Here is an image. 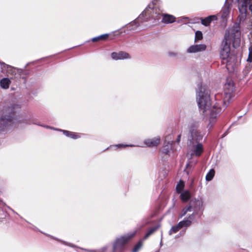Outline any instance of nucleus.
<instances>
[{"mask_svg":"<svg viewBox=\"0 0 252 252\" xmlns=\"http://www.w3.org/2000/svg\"><path fill=\"white\" fill-rule=\"evenodd\" d=\"M196 100L200 110L206 115H209V123L207 127L210 128L216 122L218 117L222 111L220 105L216 103L213 106L210 98V91L201 83L197 85Z\"/></svg>","mask_w":252,"mask_h":252,"instance_id":"nucleus-1","label":"nucleus"},{"mask_svg":"<svg viewBox=\"0 0 252 252\" xmlns=\"http://www.w3.org/2000/svg\"><path fill=\"white\" fill-rule=\"evenodd\" d=\"M240 36V27L237 23H235L232 28L226 32L224 38L222 41V47L220 55L223 61V63L226 64L227 69L233 67L236 60L235 56L230 52V43L232 42L233 46L234 48L239 46Z\"/></svg>","mask_w":252,"mask_h":252,"instance_id":"nucleus-2","label":"nucleus"},{"mask_svg":"<svg viewBox=\"0 0 252 252\" xmlns=\"http://www.w3.org/2000/svg\"><path fill=\"white\" fill-rule=\"evenodd\" d=\"M205 131L200 126L197 121L191 122L189 125L187 146L188 156L191 157L193 155L199 157L203 151V148L200 141L203 139Z\"/></svg>","mask_w":252,"mask_h":252,"instance_id":"nucleus-3","label":"nucleus"},{"mask_svg":"<svg viewBox=\"0 0 252 252\" xmlns=\"http://www.w3.org/2000/svg\"><path fill=\"white\" fill-rule=\"evenodd\" d=\"M147 222L142 223L137 226L135 229L123 236L117 238L113 244V252H123L125 245L130 241Z\"/></svg>","mask_w":252,"mask_h":252,"instance_id":"nucleus-4","label":"nucleus"},{"mask_svg":"<svg viewBox=\"0 0 252 252\" xmlns=\"http://www.w3.org/2000/svg\"><path fill=\"white\" fill-rule=\"evenodd\" d=\"M15 105L6 104L2 106L1 116L0 118V127H7L13 123Z\"/></svg>","mask_w":252,"mask_h":252,"instance_id":"nucleus-5","label":"nucleus"},{"mask_svg":"<svg viewBox=\"0 0 252 252\" xmlns=\"http://www.w3.org/2000/svg\"><path fill=\"white\" fill-rule=\"evenodd\" d=\"M156 3V0H153L149 3L145 10L139 16L138 19L143 18L145 21L151 19L155 20H159L161 11Z\"/></svg>","mask_w":252,"mask_h":252,"instance_id":"nucleus-6","label":"nucleus"},{"mask_svg":"<svg viewBox=\"0 0 252 252\" xmlns=\"http://www.w3.org/2000/svg\"><path fill=\"white\" fill-rule=\"evenodd\" d=\"M204 208V201L202 199H192L189 201V204L181 210L179 215V219L182 218L187 213H190L191 211L197 215L199 213H202Z\"/></svg>","mask_w":252,"mask_h":252,"instance_id":"nucleus-7","label":"nucleus"},{"mask_svg":"<svg viewBox=\"0 0 252 252\" xmlns=\"http://www.w3.org/2000/svg\"><path fill=\"white\" fill-rule=\"evenodd\" d=\"M250 0H238V7L240 14L239 18L240 21H243L246 18L247 13L248 4Z\"/></svg>","mask_w":252,"mask_h":252,"instance_id":"nucleus-8","label":"nucleus"},{"mask_svg":"<svg viewBox=\"0 0 252 252\" xmlns=\"http://www.w3.org/2000/svg\"><path fill=\"white\" fill-rule=\"evenodd\" d=\"M2 71L5 72L7 76H11L13 78L18 73V69L11 65L7 64L3 62L0 63Z\"/></svg>","mask_w":252,"mask_h":252,"instance_id":"nucleus-9","label":"nucleus"},{"mask_svg":"<svg viewBox=\"0 0 252 252\" xmlns=\"http://www.w3.org/2000/svg\"><path fill=\"white\" fill-rule=\"evenodd\" d=\"M188 221H181L176 225H173L171 227V229L168 232L169 235H172L173 234L178 232L183 227H188L189 224Z\"/></svg>","mask_w":252,"mask_h":252,"instance_id":"nucleus-10","label":"nucleus"},{"mask_svg":"<svg viewBox=\"0 0 252 252\" xmlns=\"http://www.w3.org/2000/svg\"><path fill=\"white\" fill-rule=\"evenodd\" d=\"M111 58L115 60L129 59L130 58V55L124 51L119 52H113L111 55Z\"/></svg>","mask_w":252,"mask_h":252,"instance_id":"nucleus-11","label":"nucleus"},{"mask_svg":"<svg viewBox=\"0 0 252 252\" xmlns=\"http://www.w3.org/2000/svg\"><path fill=\"white\" fill-rule=\"evenodd\" d=\"M206 46L205 44H196L190 46L188 49L189 53H195L205 50Z\"/></svg>","mask_w":252,"mask_h":252,"instance_id":"nucleus-12","label":"nucleus"},{"mask_svg":"<svg viewBox=\"0 0 252 252\" xmlns=\"http://www.w3.org/2000/svg\"><path fill=\"white\" fill-rule=\"evenodd\" d=\"M160 141V138L156 137L151 139H146L144 143L147 147H157L159 144Z\"/></svg>","mask_w":252,"mask_h":252,"instance_id":"nucleus-13","label":"nucleus"},{"mask_svg":"<svg viewBox=\"0 0 252 252\" xmlns=\"http://www.w3.org/2000/svg\"><path fill=\"white\" fill-rule=\"evenodd\" d=\"M176 20V18L172 15L168 14H162V19L161 22L165 24H171L174 23Z\"/></svg>","mask_w":252,"mask_h":252,"instance_id":"nucleus-14","label":"nucleus"},{"mask_svg":"<svg viewBox=\"0 0 252 252\" xmlns=\"http://www.w3.org/2000/svg\"><path fill=\"white\" fill-rule=\"evenodd\" d=\"M200 19L201 21V24L205 26H208L210 25L211 22L214 20H217L216 15H212L209 16L205 18H200Z\"/></svg>","mask_w":252,"mask_h":252,"instance_id":"nucleus-15","label":"nucleus"},{"mask_svg":"<svg viewBox=\"0 0 252 252\" xmlns=\"http://www.w3.org/2000/svg\"><path fill=\"white\" fill-rule=\"evenodd\" d=\"M46 127L48 128H51V129H55L54 128H53L52 127H51L50 126H46ZM55 129L57 130L63 131V133L66 136L68 137H70L71 138H72V139H77V138H79L80 137L78 134H76L75 133L72 132H70V131H67V130H61V129Z\"/></svg>","mask_w":252,"mask_h":252,"instance_id":"nucleus-16","label":"nucleus"},{"mask_svg":"<svg viewBox=\"0 0 252 252\" xmlns=\"http://www.w3.org/2000/svg\"><path fill=\"white\" fill-rule=\"evenodd\" d=\"M197 215L196 213H194L193 211H191L190 213H187V214L185 216H186V218L182 221H188L189 222V223L188 225L189 227L191 224L192 222L195 219Z\"/></svg>","mask_w":252,"mask_h":252,"instance_id":"nucleus-17","label":"nucleus"},{"mask_svg":"<svg viewBox=\"0 0 252 252\" xmlns=\"http://www.w3.org/2000/svg\"><path fill=\"white\" fill-rule=\"evenodd\" d=\"M230 7L229 4H226L222 8L221 12V18L223 19H227L230 13Z\"/></svg>","mask_w":252,"mask_h":252,"instance_id":"nucleus-18","label":"nucleus"},{"mask_svg":"<svg viewBox=\"0 0 252 252\" xmlns=\"http://www.w3.org/2000/svg\"><path fill=\"white\" fill-rule=\"evenodd\" d=\"M224 92L233 93L234 90V83L231 80H227L224 87Z\"/></svg>","mask_w":252,"mask_h":252,"instance_id":"nucleus-19","label":"nucleus"},{"mask_svg":"<svg viewBox=\"0 0 252 252\" xmlns=\"http://www.w3.org/2000/svg\"><path fill=\"white\" fill-rule=\"evenodd\" d=\"M11 83L10 80L8 78H3L0 80V86L3 89H7Z\"/></svg>","mask_w":252,"mask_h":252,"instance_id":"nucleus-20","label":"nucleus"},{"mask_svg":"<svg viewBox=\"0 0 252 252\" xmlns=\"http://www.w3.org/2000/svg\"><path fill=\"white\" fill-rule=\"evenodd\" d=\"M233 96L232 93L224 92V96L223 98L224 107L226 108L231 101Z\"/></svg>","mask_w":252,"mask_h":252,"instance_id":"nucleus-21","label":"nucleus"},{"mask_svg":"<svg viewBox=\"0 0 252 252\" xmlns=\"http://www.w3.org/2000/svg\"><path fill=\"white\" fill-rule=\"evenodd\" d=\"M145 21L143 18L138 19V18L129 24V27L130 30H135L139 26V22Z\"/></svg>","mask_w":252,"mask_h":252,"instance_id":"nucleus-22","label":"nucleus"},{"mask_svg":"<svg viewBox=\"0 0 252 252\" xmlns=\"http://www.w3.org/2000/svg\"><path fill=\"white\" fill-rule=\"evenodd\" d=\"M191 197V194L189 190H184L180 194L181 199L183 202H186L189 200Z\"/></svg>","mask_w":252,"mask_h":252,"instance_id":"nucleus-23","label":"nucleus"},{"mask_svg":"<svg viewBox=\"0 0 252 252\" xmlns=\"http://www.w3.org/2000/svg\"><path fill=\"white\" fill-rule=\"evenodd\" d=\"M22 122L28 125L34 124L41 126L35 123L34 120L30 115L26 116L24 119L22 120Z\"/></svg>","mask_w":252,"mask_h":252,"instance_id":"nucleus-24","label":"nucleus"},{"mask_svg":"<svg viewBox=\"0 0 252 252\" xmlns=\"http://www.w3.org/2000/svg\"><path fill=\"white\" fill-rule=\"evenodd\" d=\"M158 228H159V226H158V225L150 228L148 230V231H147V232L146 233L145 235L144 236L143 239L146 240L147 239H148V237L150 235L153 234L156 231H157Z\"/></svg>","mask_w":252,"mask_h":252,"instance_id":"nucleus-25","label":"nucleus"},{"mask_svg":"<svg viewBox=\"0 0 252 252\" xmlns=\"http://www.w3.org/2000/svg\"><path fill=\"white\" fill-rule=\"evenodd\" d=\"M184 186H185V184H184V182L182 180H180L176 186L177 192L178 193H181L182 192V191L183 190Z\"/></svg>","mask_w":252,"mask_h":252,"instance_id":"nucleus-26","label":"nucleus"},{"mask_svg":"<svg viewBox=\"0 0 252 252\" xmlns=\"http://www.w3.org/2000/svg\"><path fill=\"white\" fill-rule=\"evenodd\" d=\"M215 175V171L214 169H212L210 170V171L207 173L206 176V180L207 181H211L214 176Z\"/></svg>","mask_w":252,"mask_h":252,"instance_id":"nucleus-27","label":"nucleus"},{"mask_svg":"<svg viewBox=\"0 0 252 252\" xmlns=\"http://www.w3.org/2000/svg\"><path fill=\"white\" fill-rule=\"evenodd\" d=\"M143 246V243L141 241H139L134 247L132 249V252H138V251L142 248Z\"/></svg>","mask_w":252,"mask_h":252,"instance_id":"nucleus-28","label":"nucleus"},{"mask_svg":"<svg viewBox=\"0 0 252 252\" xmlns=\"http://www.w3.org/2000/svg\"><path fill=\"white\" fill-rule=\"evenodd\" d=\"M203 38L202 33L201 31H197L195 32V42H197L199 40H200Z\"/></svg>","mask_w":252,"mask_h":252,"instance_id":"nucleus-29","label":"nucleus"},{"mask_svg":"<svg viewBox=\"0 0 252 252\" xmlns=\"http://www.w3.org/2000/svg\"><path fill=\"white\" fill-rule=\"evenodd\" d=\"M172 142H173L172 141L168 142V144L167 145H165L164 147L163 151L166 154H167L169 151V150L171 149V145H172Z\"/></svg>","mask_w":252,"mask_h":252,"instance_id":"nucleus-30","label":"nucleus"},{"mask_svg":"<svg viewBox=\"0 0 252 252\" xmlns=\"http://www.w3.org/2000/svg\"><path fill=\"white\" fill-rule=\"evenodd\" d=\"M249 56H248V58L247 61L248 62L251 63L252 62V45L249 47Z\"/></svg>","mask_w":252,"mask_h":252,"instance_id":"nucleus-31","label":"nucleus"},{"mask_svg":"<svg viewBox=\"0 0 252 252\" xmlns=\"http://www.w3.org/2000/svg\"><path fill=\"white\" fill-rule=\"evenodd\" d=\"M134 145H124V144H118L115 145V146L118 147V148H121V147H132Z\"/></svg>","mask_w":252,"mask_h":252,"instance_id":"nucleus-32","label":"nucleus"},{"mask_svg":"<svg viewBox=\"0 0 252 252\" xmlns=\"http://www.w3.org/2000/svg\"><path fill=\"white\" fill-rule=\"evenodd\" d=\"M108 37V34H104L99 35V37L100 38V40H105Z\"/></svg>","mask_w":252,"mask_h":252,"instance_id":"nucleus-33","label":"nucleus"},{"mask_svg":"<svg viewBox=\"0 0 252 252\" xmlns=\"http://www.w3.org/2000/svg\"><path fill=\"white\" fill-rule=\"evenodd\" d=\"M177 53H175V52H169L168 53V55L169 56V57H176L177 56Z\"/></svg>","mask_w":252,"mask_h":252,"instance_id":"nucleus-34","label":"nucleus"},{"mask_svg":"<svg viewBox=\"0 0 252 252\" xmlns=\"http://www.w3.org/2000/svg\"><path fill=\"white\" fill-rule=\"evenodd\" d=\"M92 40L93 42H95V41H97L98 40H100V38L99 37V36H98L93 38Z\"/></svg>","mask_w":252,"mask_h":252,"instance_id":"nucleus-35","label":"nucleus"},{"mask_svg":"<svg viewBox=\"0 0 252 252\" xmlns=\"http://www.w3.org/2000/svg\"><path fill=\"white\" fill-rule=\"evenodd\" d=\"M192 166V164L190 162L188 163L186 165L187 168H189V167H191Z\"/></svg>","mask_w":252,"mask_h":252,"instance_id":"nucleus-36","label":"nucleus"},{"mask_svg":"<svg viewBox=\"0 0 252 252\" xmlns=\"http://www.w3.org/2000/svg\"><path fill=\"white\" fill-rule=\"evenodd\" d=\"M180 140H181V135H179L178 136V137H177V138L176 141H177V142L178 143H179V142L180 141Z\"/></svg>","mask_w":252,"mask_h":252,"instance_id":"nucleus-37","label":"nucleus"},{"mask_svg":"<svg viewBox=\"0 0 252 252\" xmlns=\"http://www.w3.org/2000/svg\"><path fill=\"white\" fill-rule=\"evenodd\" d=\"M188 19H189L188 17H184L182 18L181 20L182 21L183 20L184 21H186Z\"/></svg>","mask_w":252,"mask_h":252,"instance_id":"nucleus-38","label":"nucleus"},{"mask_svg":"<svg viewBox=\"0 0 252 252\" xmlns=\"http://www.w3.org/2000/svg\"><path fill=\"white\" fill-rule=\"evenodd\" d=\"M162 239V233H161V234L160 245H161Z\"/></svg>","mask_w":252,"mask_h":252,"instance_id":"nucleus-39","label":"nucleus"}]
</instances>
